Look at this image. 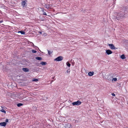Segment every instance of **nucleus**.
I'll return each mask as SVG.
<instances>
[{"label": "nucleus", "mask_w": 128, "mask_h": 128, "mask_svg": "<svg viewBox=\"0 0 128 128\" xmlns=\"http://www.w3.org/2000/svg\"><path fill=\"white\" fill-rule=\"evenodd\" d=\"M114 13L115 16H113V18L115 20L116 19L118 20H119L120 19L126 17V16L125 14L121 11L119 12H114Z\"/></svg>", "instance_id": "nucleus-1"}, {"label": "nucleus", "mask_w": 128, "mask_h": 128, "mask_svg": "<svg viewBox=\"0 0 128 128\" xmlns=\"http://www.w3.org/2000/svg\"><path fill=\"white\" fill-rule=\"evenodd\" d=\"M81 104V102L79 100H78L76 102H73L72 104L73 105H79Z\"/></svg>", "instance_id": "nucleus-2"}, {"label": "nucleus", "mask_w": 128, "mask_h": 128, "mask_svg": "<svg viewBox=\"0 0 128 128\" xmlns=\"http://www.w3.org/2000/svg\"><path fill=\"white\" fill-rule=\"evenodd\" d=\"M63 58L62 56H60L54 59V60H56L58 61H60L63 60Z\"/></svg>", "instance_id": "nucleus-3"}, {"label": "nucleus", "mask_w": 128, "mask_h": 128, "mask_svg": "<svg viewBox=\"0 0 128 128\" xmlns=\"http://www.w3.org/2000/svg\"><path fill=\"white\" fill-rule=\"evenodd\" d=\"M108 45L109 46L110 48L111 49L116 50V49H117L118 48H117L115 47L114 46V45L113 44H108Z\"/></svg>", "instance_id": "nucleus-4"}, {"label": "nucleus", "mask_w": 128, "mask_h": 128, "mask_svg": "<svg viewBox=\"0 0 128 128\" xmlns=\"http://www.w3.org/2000/svg\"><path fill=\"white\" fill-rule=\"evenodd\" d=\"M106 53L108 55L112 54V52L110 50H106Z\"/></svg>", "instance_id": "nucleus-5"}, {"label": "nucleus", "mask_w": 128, "mask_h": 128, "mask_svg": "<svg viewBox=\"0 0 128 128\" xmlns=\"http://www.w3.org/2000/svg\"><path fill=\"white\" fill-rule=\"evenodd\" d=\"M33 100V98L30 97H28L25 100L28 101H30Z\"/></svg>", "instance_id": "nucleus-6"}, {"label": "nucleus", "mask_w": 128, "mask_h": 128, "mask_svg": "<svg viewBox=\"0 0 128 128\" xmlns=\"http://www.w3.org/2000/svg\"><path fill=\"white\" fill-rule=\"evenodd\" d=\"M6 122H4L0 123V125L4 126H6Z\"/></svg>", "instance_id": "nucleus-7"}, {"label": "nucleus", "mask_w": 128, "mask_h": 128, "mask_svg": "<svg viewBox=\"0 0 128 128\" xmlns=\"http://www.w3.org/2000/svg\"><path fill=\"white\" fill-rule=\"evenodd\" d=\"M23 70L24 72H28L29 71V69L27 68H23L22 69Z\"/></svg>", "instance_id": "nucleus-8"}, {"label": "nucleus", "mask_w": 128, "mask_h": 128, "mask_svg": "<svg viewBox=\"0 0 128 128\" xmlns=\"http://www.w3.org/2000/svg\"><path fill=\"white\" fill-rule=\"evenodd\" d=\"M94 72H90L88 73V75L90 76H92L94 74Z\"/></svg>", "instance_id": "nucleus-9"}, {"label": "nucleus", "mask_w": 128, "mask_h": 128, "mask_svg": "<svg viewBox=\"0 0 128 128\" xmlns=\"http://www.w3.org/2000/svg\"><path fill=\"white\" fill-rule=\"evenodd\" d=\"M40 8L42 10V11L43 12V13H42L43 14L45 15L46 16H47V15L46 14L45 12H44V9L43 8L42 9L41 8Z\"/></svg>", "instance_id": "nucleus-10"}, {"label": "nucleus", "mask_w": 128, "mask_h": 128, "mask_svg": "<svg viewBox=\"0 0 128 128\" xmlns=\"http://www.w3.org/2000/svg\"><path fill=\"white\" fill-rule=\"evenodd\" d=\"M22 5L23 7L25 6L26 2L25 1H23L22 2Z\"/></svg>", "instance_id": "nucleus-11"}, {"label": "nucleus", "mask_w": 128, "mask_h": 128, "mask_svg": "<svg viewBox=\"0 0 128 128\" xmlns=\"http://www.w3.org/2000/svg\"><path fill=\"white\" fill-rule=\"evenodd\" d=\"M44 7L46 8L47 9H48L50 8V6L49 4H45Z\"/></svg>", "instance_id": "nucleus-12"}, {"label": "nucleus", "mask_w": 128, "mask_h": 128, "mask_svg": "<svg viewBox=\"0 0 128 128\" xmlns=\"http://www.w3.org/2000/svg\"><path fill=\"white\" fill-rule=\"evenodd\" d=\"M36 59L38 60H42V58H41L40 57H36Z\"/></svg>", "instance_id": "nucleus-13"}, {"label": "nucleus", "mask_w": 128, "mask_h": 128, "mask_svg": "<svg viewBox=\"0 0 128 128\" xmlns=\"http://www.w3.org/2000/svg\"><path fill=\"white\" fill-rule=\"evenodd\" d=\"M18 32V33H19V32L20 33H21V34H25V32H24L23 31H19Z\"/></svg>", "instance_id": "nucleus-14"}, {"label": "nucleus", "mask_w": 128, "mask_h": 128, "mask_svg": "<svg viewBox=\"0 0 128 128\" xmlns=\"http://www.w3.org/2000/svg\"><path fill=\"white\" fill-rule=\"evenodd\" d=\"M121 58L122 59H124L126 58L124 54H122L121 56Z\"/></svg>", "instance_id": "nucleus-15"}, {"label": "nucleus", "mask_w": 128, "mask_h": 128, "mask_svg": "<svg viewBox=\"0 0 128 128\" xmlns=\"http://www.w3.org/2000/svg\"><path fill=\"white\" fill-rule=\"evenodd\" d=\"M23 104L22 103H19L17 104V106L18 107H20L23 105Z\"/></svg>", "instance_id": "nucleus-16"}, {"label": "nucleus", "mask_w": 128, "mask_h": 128, "mask_svg": "<svg viewBox=\"0 0 128 128\" xmlns=\"http://www.w3.org/2000/svg\"><path fill=\"white\" fill-rule=\"evenodd\" d=\"M38 80L36 78H33L32 80V81L37 82Z\"/></svg>", "instance_id": "nucleus-17"}, {"label": "nucleus", "mask_w": 128, "mask_h": 128, "mask_svg": "<svg viewBox=\"0 0 128 128\" xmlns=\"http://www.w3.org/2000/svg\"><path fill=\"white\" fill-rule=\"evenodd\" d=\"M48 54L49 55H50L52 52V51H49L48 50Z\"/></svg>", "instance_id": "nucleus-18"}, {"label": "nucleus", "mask_w": 128, "mask_h": 128, "mask_svg": "<svg viewBox=\"0 0 128 128\" xmlns=\"http://www.w3.org/2000/svg\"><path fill=\"white\" fill-rule=\"evenodd\" d=\"M32 52L33 53H36L37 52L35 50H32Z\"/></svg>", "instance_id": "nucleus-19"}, {"label": "nucleus", "mask_w": 128, "mask_h": 128, "mask_svg": "<svg viewBox=\"0 0 128 128\" xmlns=\"http://www.w3.org/2000/svg\"><path fill=\"white\" fill-rule=\"evenodd\" d=\"M40 64H46V63L45 62H42Z\"/></svg>", "instance_id": "nucleus-20"}, {"label": "nucleus", "mask_w": 128, "mask_h": 128, "mask_svg": "<svg viewBox=\"0 0 128 128\" xmlns=\"http://www.w3.org/2000/svg\"><path fill=\"white\" fill-rule=\"evenodd\" d=\"M1 111L3 112H4L5 113H6V111L4 110L3 109H2V110H1Z\"/></svg>", "instance_id": "nucleus-21"}, {"label": "nucleus", "mask_w": 128, "mask_h": 128, "mask_svg": "<svg viewBox=\"0 0 128 128\" xmlns=\"http://www.w3.org/2000/svg\"><path fill=\"white\" fill-rule=\"evenodd\" d=\"M67 126H68V128H69L70 127L69 126H70V124H66V127Z\"/></svg>", "instance_id": "nucleus-22"}, {"label": "nucleus", "mask_w": 128, "mask_h": 128, "mask_svg": "<svg viewBox=\"0 0 128 128\" xmlns=\"http://www.w3.org/2000/svg\"><path fill=\"white\" fill-rule=\"evenodd\" d=\"M117 80V79L116 78H114L112 79V80H114V81H116Z\"/></svg>", "instance_id": "nucleus-23"}, {"label": "nucleus", "mask_w": 128, "mask_h": 128, "mask_svg": "<svg viewBox=\"0 0 128 128\" xmlns=\"http://www.w3.org/2000/svg\"><path fill=\"white\" fill-rule=\"evenodd\" d=\"M8 119H6L5 121L6 122H8Z\"/></svg>", "instance_id": "nucleus-24"}, {"label": "nucleus", "mask_w": 128, "mask_h": 128, "mask_svg": "<svg viewBox=\"0 0 128 128\" xmlns=\"http://www.w3.org/2000/svg\"><path fill=\"white\" fill-rule=\"evenodd\" d=\"M112 95L113 96H115V94H114V93H112Z\"/></svg>", "instance_id": "nucleus-25"}, {"label": "nucleus", "mask_w": 128, "mask_h": 128, "mask_svg": "<svg viewBox=\"0 0 128 128\" xmlns=\"http://www.w3.org/2000/svg\"><path fill=\"white\" fill-rule=\"evenodd\" d=\"M66 65L70 67V66L71 64H66Z\"/></svg>", "instance_id": "nucleus-26"}, {"label": "nucleus", "mask_w": 128, "mask_h": 128, "mask_svg": "<svg viewBox=\"0 0 128 128\" xmlns=\"http://www.w3.org/2000/svg\"><path fill=\"white\" fill-rule=\"evenodd\" d=\"M66 64H70L68 62H66Z\"/></svg>", "instance_id": "nucleus-27"}, {"label": "nucleus", "mask_w": 128, "mask_h": 128, "mask_svg": "<svg viewBox=\"0 0 128 128\" xmlns=\"http://www.w3.org/2000/svg\"><path fill=\"white\" fill-rule=\"evenodd\" d=\"M38 32L40 34H42V32Z\"/></svg>", "instance_id": "nucleus-28"}, {"label": "nucleus", "mask_w": 128, "mask_h": 128, "mask_svg": "<svg viewBox=\"0 0 128 128\" xmlns=\"http://www.w3.org/2000/svg\"><path fill=\"white\" fill-rule=\"evenodd\" d=\"M2 21H0V23H2Z\"/></svg>", "instance_id": "nucleus-29"}, {"label": "nucleus", "mask_w": 128, "mask_h": 128, "mask_svg": "<svg viewBox=\"0 0 128 128\" xmlns=\"http://www.w3.org/2000/svg\"><path fill=\"white\" fill-rule=\"evenodd\" d=\"M123 11H124V12H125L126 11L125 10H122Z\"/></svg>", "instance_id": "nucleus-30"}, {"label": "nucleus", "mask_w": 128, "mask_h": 128, "mask_svg": "<svg viewBox=\"0 0 128 128\" xmlns=\"http://www.w3.org/2000/svg\"><path fill=\"white\" fill-rule=\"evenodd\" d=\"M124 8V9H123V10H124V9H125V8Z\"/></svg>", "instance_id": "nucleus-31"}, {"label": "nucleus", "mask_w": 128, "mask_h": 128, "mask_svg": "<svg viewBox=\"0 0 128 128\" xmlns=\"http://www.w3.org/2000/svg\"><path fill=\"white\" fill-rule=\"evenodd\" d=\"M67 72H68V70H67Z\"/></svg>", "instance_id": "nucleus-32"}, {"label": "nucleus", "mask_w": 128, "mask_h": 128, "mask_svg": "<svg viewBox=\"0 0 128 128\" xmlns=\"http://www.w3.org/2000/svg\"><path fill=\"white\" fill-rule=\"evenodd\" d=\"M42 65H43V64H42ZM44 65H45V64H44Z\"/></svg>", "instance_id": "nucleus-33"}]
</instances>
